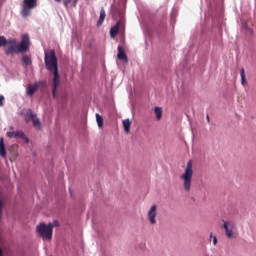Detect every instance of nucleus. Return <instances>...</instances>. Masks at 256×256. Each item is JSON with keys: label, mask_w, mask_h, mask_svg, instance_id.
Listing matches in <instances>:
<instances>
[{"label": "nucleus", "mask_w": 256, "mask_h": 256, "mask_svg": "<svg viewBox=\"0 0 256 256\" xmlns=\"http://www.w3.org/2000/svg\"><path fill=\"white\" fill-rule=\"evenodd\" d=\"M29 34L22 35L20 44L17 45V40H6L7 48L5 49V55H17V53H27L29 51Z\"/></svg>", "instance_id": "nucleus-1"}, {"label": "nucleus", "mask_w": 256, "mask_h": 256, "mask_svg": "<svg viewBox=\"0 0 256 256\" xmlns=\"http://www.w3.org/2000/svg\"><path fill=\"white\" fill-rule=\"evenodd\" d=\"M180 179L183 182L184 190L189 193L191 191V181H193V161L189 160L187 166L184 170V173L180 176Z\"/></svg>", "instance_id": "nucleus-2"}, {"label": "nucleus", "mask_w": 256, "mask_h": 256, "mask_svg": "<svg viewBox=\"0 0 256 256\" xmlns=\"http://www.w3.org/2000/svg\"><path fill=\"white\" fill-rule=\"evenodd\" d=\"M44 63L47 71L55 73L59 71V67L57 66V56L55 55V50H51L50 54L45 52Z\"/></svg>", "instance_id": "nucleus-3"}, {"label": "nucleus", "mask_w": 256, "mask_h": 256, "mask_svg": "<svg viewBox=\"0 0 256 256\" xmlns=\"http://www.w3.org/2000/svg\"><path fill=\"white\" fill-rule=\"evenodd\" d=\"M36 231L43 239L51 240L53 238L52 226L49 224L41 223L36 227Z\"/></svg>", "instance_id": "nucleus-4"}, {"label": "nucleus", "mask_w": 256, "mask_h": 256, "mask_svg": "<svg viewBox=\"0 0 256 256\" xmlns=\"http://www.w3.org/2000/svg\"><path fill=\"white\" fill-rule=\"evenodd\" d=\"M37 5V0H24L22 17H29L31 9H35Z\"/></svg>", "instance_id": "nucleus-5"}, {"label": "nucleus", "mask_w": 256, "mask_h": 256, "mask_svg": "<svg viewBox=\"0 0 256 256\" xmlns=\"http://www.w3.org/2000/svg\"><path fill=\"white\" fill-rule=\"evenodd\" d=\"M26 123H29V121H32L33 125L37 127L38 129L41 128V121L37 118V114L33 113V110L28 109L25 116Z\"/></svg>", "instance_id": "nucleus-6"}, {"label": "nucleus", "mask_w": 256, "mask_h": 256, "mask_svg": "<svg viewBox=\"0 0 256 256\" xmlns=\"http://www.w3.org/2000/svg\"><path fill=\"white\" fill-rule=\"evenodd\" d=\"M223 223V229L225 230L226 237H228V239H235V233L233 232V229H235V224L225 220H223Z\"/></svg>", "instance_id": "nucleus-7"}, {"label": "nucleus", "mask_w": 256, "mask_h": 256, "mask_svg": "<svg viewBox=\"0 0 256 256\" xmlns=\"http://www.w3.org/2000/svg\"><path fill=\"white\" fill-rule=\"evenodd\" d=\"M53 75L52 97L53 99H57V89L61 85V77L59 76V71L53 72Z\"/></svg>", "instance_id": "nucleus-8"}, {"label": "nucleus", "mask_w": 256, "mask_h": 256, "mask_svg": "<svg viewBox=\"0 0 256 256\" xmlns=\"http://www.w3.org/2000/svg\"><path fill=\"white\" fill-rule=\"evenodd\" d=\"M39 85H43V81L35 82L34 84H30L26 88V95L28 97H32V95H35L36 91L39 90Z\"/></svg>", "instance_id": "nucleus-9"}, {"label": "nucleus", "mask_w": 256, "mask_h": 256, "mask_svg": "<svg viewBox=\"0 0 256 256\" xmlns=\"http://www.w3.org/2000/svg\"><path fill=\"white\" fill-rule=\"evenodd\" d=\"M147 217L151 225H155L157 223V220L155 217H157V205H152L150 210L147 213Z\"/></svg>", "instance_id": "nucleus-10"}, {"label": "nucleus", "mask_w": 256, "mask_h": 256, "mask_svg": "<svg viewBox=\"0 0 256 256\" xmlns=\"http://www.w3.org/2000/svg\"><path fill=\"white\" fill-rule=\"evenodd\" d=\"M14 139H23L26 145L29 144V137H27L23 131H14Z\"/></svg>", "instance_id": "nucleus-11"}, {"label": "nucleus", "mask_w": 256, "mask_h": 256, "mask_svg": "<svg viewBox=\"0 0 256 256\" xmlns=\"http://www.w3.org/2000/svg\"><path fill=\"white\" fill-rule=\"evenodd\" d=\"M118 54L117 57L120 61H125L126 63L129 62V59L127 58V54L125 53V49L123 47L118 46Z\"/></svg>", "instance_id": "nucleus-12"}, {"label": "nucleus", "mask_w": 256, "mask_h": 256, "mask_svg": "<svg viewBox=\"0 0 256 256\" xmlns=\"http://www.w3.org/2000/svg\"><path fill=\"white\" fill-rule=\"evenodd\" d=\"M0 156H2L3 159L7 157V151L5 150V139L3 137L0 138Z\"/></svg>", "instance_id": "nucleus-13"}, {"label": "nucleus", "mask_w": 256, "mask_h": 256, "mask_svg": "<svg viewBox=\"0 0 256 256\" xmlns=\"http://www.w3.org/2000/svg\"><path fill=\"white\" fill-rule=\"evenodd\" d=\"M105 17H107V14L105 13V9L100 10V17L97 21V27H101L103 25V22L105 21Z\"/></svg>", "instance_id": "nucleus-14"}, {"label": "nucleus", "mask_w": 256, "mask_h": 256, "mask_svg": "<svg viewBox=\"0 0 256 256\" xmlns=\"http://www.w3.org/2000/svg\"><path fill=\"white\" fill-rule=\"evenodd\" d=\"M154 114L156 117V121H161V118L163 117V108L156 106L154 108Z\"/></svg>", "instance_id": "nucleus-15"}, {"label": "nucleus", "mask_w": 256, "mask_h": 256, "mask_svg": "<svg viewBox=\"0 0 256 256\" xmlns=\"http://www.w3.org/2000/svg\"><path fill=\"white\" fill-rule=\"evenodd\" d=\"M119 33V22L110 29V37H117V34Z\"/></svg>", "instance_id": "nucleus-16"}, {"label": "nucleus", "mask_w": 256, "mask_h": 256, "mask_svg": "<svg viewBox=\"0 0 256 256\" xmlns=\"http://www.w3.org/2000/svg\"><path fill=\"white\" fill-rule=\"evenodd\" d=\"M123 127L125 133H129V131H131V121L129 119L123 120Z\"/></svg>", "instance_id": "nucleus-17"}, {"label": "nucleus", "mask_w": 256, "mask_h": 256, "mask_svg": "<svg viewBox=\"0 0 256 256\" xmlns=\"http://www.w3.org/2000/svg\"><path fill=\"white\" fill-rule=\"evenodd\" d=\"M240 77H241V84L242 85H247V78L245 76V69L244 68H242L240 70Z\"/></svg>", "instance_id": "nucleus-18"}, {"label": "nucleus", "mask_w": 256, "mask_h": 256, "mask_svg": "<svg viewBox=\"0 0 256 256\" xmlns=\"http://www.w3.org/2000/svg\"><path fill=\"white\" fill-rule=\"evenodd\" d=\"M96 121L98 127H103V116H101L99 113H96Z\"/></svg>", "instance_id": "nucleus-19"}, {"label": "nucleus", "mask_w": 256, "mask_h": 256, "mask_svg": "<svg viewBox=\"0 0 256 256\" xmlns=\"http://www.w3.org/2000/svg\"><path fill=\"white\" fill-rule=\"evenodd\" d=\"M22 63H24V65H31V58H29L28 56H23L22 57Z\"/></svg>", "instance_id": "nucleus-20"}, {"label": "nucleus", "mask_w": 256, "mask_h": 256, "mask_svg": "<svg viewBox=\"0 0 256 256\" xmlns=\"http://www.w3.org/2000/svg\"><path fill=\"white\" fill-rule=\"evenodd\" d=\"M121 15H123V13L121 12L120 9H114L113 17H121Z\"/></svg>", "instance_id": "nucleus-21"}, {"label": "nucleus", "mask_w": 256, "mask_h": 256, "mask_svg": "<svg viewBox=\"0 0 256 256\" xmlns=\"http://www.w3.org/2000/svg\"><path fill=\"white\" fill-rule=\"evenodd\" d=\"M7 45V40L5 39V36H0V47H5Z\"/></svg>", "instance_id": "nucleus-22"}, {"label": "nucleus", "mask_w": 256, "mask_h": 256, "mask_svg": "<svg viewBox=\"0 0 256 256\" xmlns=\"http://www.w3.org/2000/svg\"><path fill=\"white\" fill-rule=\"evenodd\" d=\"M48 225L52 226L53 231V227H59V222L57 220H54L52 223H49Z\"/></svg>", "instance_id": "nucleus-23"}, {"label": "nucleus", "mask_w": 256, "mask_h": 256, "mask_svg": "<svg viewBox=\"0 0 256 256\" xmlns=\"http://www.w3.org/2000/svg\"><path fill=\"white\" fill-rule=\"evenodd\" d=\"M7 137L11 138V137H15V131H9L6 133Z\"/></svg>", "instance_id": "nucleus-24"}, {"label": "nucleus", "mask_w": 256, "mask_h": 256, "mask_svg": "<svg viewBox=\"0 0 256 256\" xmlns=\"http://www.w3.org/2000/svg\"><path fill=\"white\" fill-rule=\"evenodd\" d=\"M1 215H3V200H0V219Z\"/></svg>", "instance_id": "nucleus-25"}, {"label": "nucleus", "mask_w": 256, "mask_h": 256, "mask_svg": "<svg viewBox=\"0 0 256 256\" xmlns=\"http://www.w3.org/2000/svg\"><path fill=\"white\" fill-rule=\"evenodd\" d=\"M3 101H5V96L0 95V107L3 106Z\"/></svg>", "instance_id": "nucleus-26"}, {"label": "nucleus", "mask_w": 256, "mask_h": 256, "mask_svg": "<svg viewBox=\"0 0 256 256\" xmlns=\"http://www.w3.org/2000/svg\"><path fill=\"white\" fill-rule=\"evenodd\" d=\"M69 3H71V0H65L64 1V7H68Z\"/></svg>", "instance_id": "nucleus-27"}, {"label": "nucleus", "mask_w": 256, "mask_h": 256, "mask_svg": "<svg viewBox=\"0 0 256 256\" xmlns=\"http://www.w3.org/2000/svg\"><path fill=\"white\" fill-rule=\"evenodd\" d=\"M213 245H217V236H213Z\"/></svg>", "instance_id": "nucleus-28"}, {"label": "nucleus", "mask_w": 256, "mask_h": 256, "mask_svg": "<svg viewBox=\"0 0 256 256\" xmlns=\"http://www.w3.org/2000/svg\"><path fill=\"white\" fill-rule=\"evenodd\" d=\"M0 256H3V249L0 248Z\"/></svg>", "instance_id": "nucleus-29"}, {"label": "nucleus", "mask_w": 256, "mask_h": 256, "mask_svg": "<svg viewBox=\"0 0 256 256\" xmlns=\"http://www.w3.org/2000/svg\"><path fill=\"white\" fill-rule=\"evenodd\" d=\"M73 5H74V7H75V5H77V0L73 1Z\"/></svg>", "instance_id": "nucleus-30"}, {"label": "nucleus", "mask_w": 256, "mask_h": 256, "mask_svg": "<svg viewBox=\"0 0 256 256\" xmlns=\"http://www.w3.org/2000/svg\"><path fill=\"white\" fill-rule=\"evenodd\" d=\"M206 119H207V122L209 123L210 121L209 115L206 116Z\"/></svg>", "instance_id": "nucleus-31"}, {"label": "nucleus", "mask_w": 256, "mask_h": 256, "mask_svg": "<svg viewBox=\"0 0 256 256\" xmlns=\"http://www.w3.org/2000/svg\"><path fill=\"white\" fill-rule=\"evenodd\" d=\"M70 195L73 196V192L71 191V188H69Z\"/></svg>", "instance_id": "nucleus-32"}, {"label": "nucleus", "mask_w": 256, "mask_h": 256, "mask_svg": "<svg viewBox=\"0 0 256 256\" xmlns=\"http://www.w3.org/2000/svg\"><path fill=\"white\" fill-rule=\"evenodd\" d=\"M56 1V3H61V0H55Z\"/></svg>", "instance_id": "nucleus-33"}, {"label": "nucleus", "mask_w": 256, "mask_h": 256, "mask_svg": "<svg viewBox=\"0 0 256 256\" xmlns=\"http://www.w3.org/2000/svg\"><path fill=\"white\" fill-rule=\"evenodd\" d=\"M210 237L213 239V233H210Z\"/></svg>", "instance_id": "nucleus-34"}]
</instances>
